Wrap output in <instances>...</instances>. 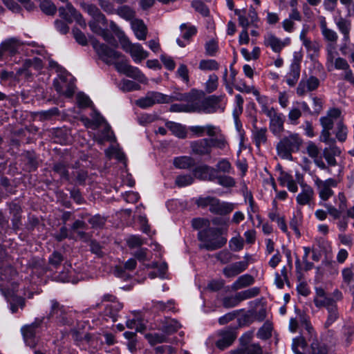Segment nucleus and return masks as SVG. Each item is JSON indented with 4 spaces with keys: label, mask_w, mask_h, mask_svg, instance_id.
I'll list each match as a JSON object with an SVG mask.
<instances>
[{
    "label": "nucleus",
    "mask_w": 354,
    "mask_h": 354,
    "mask_svg": "<svg viewBox=\"0 0 354 354\" xmlns=\"http://www.w3.org/2000/svg\"><path fill=\"white\" fill-rule=\"evenodd\" d=\"M98 3L104 12L109 15L115 14L116 8L113 3L110 0H99Z\"/></svg>",
    "instance_id": "62"
},
{
    "label": "nucleus",
    "mask_w": 354,
    "mask_h": 354,
    "mask_svg": "<svg viewBox=\"0 0 354 354\" xmlns=\"http://www.w3.org/2000/svg\"><path fill=\"white\" fill-rule=\"evenodd\" d=\"M180 327V324L175 319L165 317L158 326L165 333L171 334L176 332Z\"/></svg>",
    "instance_id": "36"
},
{
    "label": "nucleus",
    "mask_w": 354,
    "mask_h": 354,
    "mask_svg": "<svg viewBox=\"0 0 354 354\" xmlns=\"http://www.w3.org/2000/svg\"><path fill=\"white\" fill-rule=\"evenodd\" d=\"M197 203L201 207H209L212 213L218 215H226L232 212L235 208V204L230 202L221 201L214 197L200 198Z\"/></svg>",
    "instance_id": "8"
},
{
    "label": "nucleus",
    "mask_w": 354,
    "mask_h": 354,
    "mask_svg": "<svg viewBox=\"0 0 354 354\" xmlns=\"http://www.w3.org/2000/svg\"><path fill=\"white\" fill-rule=\"evenodd\" d=\"M278 181L282 187H286L289 192L295 193L298 190L297 182L292 176L286 171H281L278 177Z\"/></svg>",
    "instance_id": "27"
},
{
    "label": "nucleus",
    "mask_w": 354,
    "mask_h": 354,
    "mask_svg": "<svg viewBox=\"0 0 354 354\" xmlns=\"http://www.w3.org/2000/svg\"><path fill=\"white\" fill-rule=\"evenodd\" d=\"M41 10L46 15H54L57 10L56 6L50 0H44L40 3Z\"/></svg>",
    "instance_id": "63"
},
{
    "label": "nucleus",
    "mask_w": 354,
    "mask_h": 354,
    "mask_svg": "<svg viewBox=\"0 0 354 354\" xmlns=\"http://www.w3.org/2000/svg\"><path fill=\"white\" fill-rule=\"evenodd\" d=\"M81 6L91 17V19L105 20L106 17L95 5L84 3H82Z\"/></svg>",
    "instance_id": "38"
},
{
    "label": "nucleus",
    "mask_w": 354,
    "mask_h": 354,
    "mask_svg": "<svg viewBox=\"0 0 354 354\" xmlns=\"http://www.w3.org/2000/svg\"><path fill=\"white\" fill-rule=\"evenodd\" d=\"M229 245L232 251L238 252L243 249L244 245V240L240 236L237 235L232 237L229 241Z\"/></svg>",
    "instance_id": "57"
},
{
    "label": "nucleus",
    "mask_w": 354,
    "mask_h": 354,
    "mask_svg": "<svg viewBox=\"0 0 354 354\" xmlns=\"http://www.w3.org/2000/svg\"><path fill=\"white\" fill-rule=\"evenodd\" d=\"M218 86V77L212 73L208 76L207 81L204 84V88L207 93H211L216 91Z\"/></svg>",
    "instance_id": "46"
},
{
    "label": "nucleus",
    "mask_w": 354,
    "mask_h": 354,
    "mask_svg": "<svg viewBox=\"0 0 354 354\" xmlns=\"http://www.w3.org/2000/svg\"><path fill=\"white\" fill-rule=\"evenodd\" d=\"M181 37L184 41L180 39H177L176 42L180 47H185L189 43V39L196 33V28L195 26L183 24L180 26Z\"/></svg>",
    "instance_id": "29"
},
{
    "label": "nucleus",
    "mask_w": 354,
    "mask_h": 354,
    "mask_svg": "<svg viewBox=\"0 0 354 354\" xmlns=\"http://www.w3.org/2000/svg\"><path fill=\"white\" fill-rule=\"evenodd\" d=\"M254 279L250 274H243L239 277L232 285V288L234 290L241 289L246 286L253 284Z\"/></svg>",
    "instance_id": "41"
},
{
    "label": "nucleus",
    "mask_w": 354,
    "mask_h": 354,
    "mask_svg": "<svg viewBox=\"0 0 354 354\" xmlns=\"http://www.w3.org/2000/svg\"><path fill=\"white\" fill-rule=\"evenodd\" d=\"M232 354H263V351L259 344H252L232 351Z\"/></svg>",
    "instance_id": "42"
},
{
    "label": "nucleus",
    "mask_w": 354,
    "mask_h": 354,
    "mask_svg": "<svg viewBox=\"0 0 354 354\" xmlns=\"http://www.w3.org/2000/svg\"><path fill=\"white\" fill-rule=\"evenodd\" d=\"M42 320L35 319L30 325L24 326L21 328V333L25 343L30 347H34L37 342L36 335L39 333L41 328Z\"/></svg>",
    "instance_id": "14"
},
{
    "label": "nucleus",
    "mask_w": 354,
    "mask_h": 354,
    "mask_svg": "<svg viewBox=\"0 0 354 354\" xmlns=\"http://www.w3.org/2000/svg\"><path fill=\"white\" fill-rule=\"evenodd\" d=\"M16 271L10 266L0 268V290L10 303V310L16 313L19 308L24 305V300L20 297L15 298V292L16 283L13 281L16 277Z\"/></svg>",
    "instance_id": "1"
},
{
    "label": "nucleus",
    "mask_w": 354,
    "mask_h": 354,
    "mask_svg": "<svg viewBox=\"0 0 354 354\" xmlns=\"http://www.w3.org/2000/svg\"><path fill=\"white\" fill-rule=\"evenodd\" d=\"M319 84V81L315 77L311 76L306 80L302 79L297 88V93L299 96H303L308 91L315 90Z\"/></svg>",
    "instance_id": "24"
},
{
    "label": "nucleus",
    "mask_w": 354,
    "mask_h": 354,
    "mask_svg": "<svg viewBox=\"0 0 354 354\" xmlns=\"http://www.w3.org/2000/svg\"><path fill=\"white\" fill-rule=\"evenodd\" d=\"M272 330V324L269 322H266L257 332V337L261 339H267L271 336Z\"/></svg>",
    "instance_id": "52"
},
{
    "label": "nucleus",
    "mask_w": 354,
    "mask_h": 354,
    "mask_svg": "<svg viewBox=\"0 0 354 354\" xmlns=\"http://www.w3.org/2000/svg\"><path fill=\"white\" fill-rule=\"evenodd\" d=\"M301 221H302L301 212L300 211H298V212H297V213H295L293 215V217L290 222V227L295 231V232L297 235H300V232L299 230V225L301 224Z\"/></svg>",
    "instance_id": "61"
},
{
    "label": "nucleus",
    "mask_w": 354,
    "mask_h": 354,
    "mask_svg": "<svg viewBox=\"0 0 354 354\" xmlns=\"http://www.w3.org/2000/svg\"><path fill=\"white\" fill-rule=\"evenodd\" d=\"M254 95L256 97V100L258 102L259 104L261 106V112L267 115H270V113L275 111V109L270 106L272 103V100L268 98L267 96L261 95L260 93L258 91L254 92Z\"/></svg>",
    "instance_id": "32"
},
{
    "label": "nucleus",
    "mask_w": 354,
    "mask_h": 354,
    "mask_svg": "<svg viewBox=\"0 0 354 354\" xmlns=\"http://www.w3.org/2000/svg\"><path fill=\"white\" fill-rule=\"evenodd\" d=\"M131 28L135 36L139 40H145L147 37V29L143 21L134 19L131 21Z\"/></svg>",
    "instance_id": "33"
},
{
    "label": "nucleus",
    "mask_w": 354,
    "mask_h": 354,
    "mask_svg": "<svg viewBox=\"0 0 354 354\" xmlns=\"http://www.w3.org/2000/svg\"><path fill=\"white\" fill-rule=\"evenodd\" d=\"M219 64L215 59H202L198 64V68L203 71H214L219 68Z\"/></svg>",
    "instance_id": "44"
},
{
    "label": "nucleus",
    "mask_w": 354,
    "mask_h": 354,
    "mask_svg": "<svg viewBox=\"0 0 354 354\" xmlns=\"http://www.w3.org/2000/svg\"><path fill=\"white\" fill-rule=\"evenodd\" d=\"M106 25L107 20L106 17L105 20L91 19L88 21V26L93 33L101 36L107 43L112 44L115 41V39L112 34L109 32L108 29L104 28L106 27Z\"/></svg>",
    "instance_id": "17"
},
{
    "label": "nucleus",
    "mask_w": 354,
    "mask_h": 354,
    "mask_svg": "<svg viewBox=\"0 0 354 354\" xmlns=\"http://www.w3.org/2000/svg\"><path fill=\"white\" fill-rule=\"evenodd\" d=\"M248 266L247 261H238L225 268L223 273L227 277H233L245 270Z\"/></svg>",
    "instance_id": "31"
},
{
    "label": "nucleus",
    "mask_w": 354,
    "mask_h": 354,
    "mask_svg": "<svg viewBox=\"0 0 354 354\" xmlns=\"http://www.w3.org/2000/svg\"><path fill=\"white\" fill-rule=\"evenodd\" d=\"M270 118V129L275 136H280L283 129V115L282 113H279L276 111L270 113V115H267Z\"/></svg>",
    "instance_id": "22"
},
{
    "label": "nucleus",
    "mask_w": 354,
    "mask_h": 354,
    "mask_svg": "<svg viewBox=\"0 0 354 354\" xmlns=\"http://www.w3.org/2000/svg\"><path fill=\"white\" fill-rule=\"evenodd\" d=\"M55 89L59 95L71 97L75 93V78L64 70H60L53 81Z\"/></svg>",
    "instance_id": "7"
},
{
    "label": "nucleus",
    "mask_w": 354,
    "mask_h": 354,
    "mask_svg": "<svg viewBox=\"0 0 354 354\" xmlns=\"http://www.w3.org/2000/svg\"><path fill=\"white\" fill-rule=\"evenodd\" d=\"M290 44V39L286 37L281 39L272 32H268L264 35L263 44L266 47H269L274 53H279L286 46H289Z\"/></svg>",
    "instance_id": "18"
},
{
    "label": "nucleus",
    "mask_w": 354,
    "mask_h": 354,
    "mask_svg": "<svg viewBox=\"0 0 354 354\" xmlns=\"http://www.w3.org/2000/svg\"><path fill=\"white\" fill-rule=\"evenodd\" d=\"M333 20L339 31L344 35V39L347 41L351 28V20L342 17L340 15L334 16Z\"/></svg>",
    "instance_id": "28"
},
{
    "label": "nucleus",
    "mask_w": 354,
    "mask_h": 354,
    "mask_svg": "<svg viewBox=\"0 0 354 354\" xmlns=\"http://www.w3.org/2000/svg\"><path fill=\"white\" fill-rule=\"evenodd\" d=\"M136 266V261L134 259H129L124 265V268L121 266H116L114 270V274L124 280L126 281L130 277V274L129 271L133 270Z\"/></svg>",
    "instance_id": "30"
},
{
    "label": "nucleus",
    "mask_w": 354,
    "mask_h": 354,
    "mask_svg": "<svg viewBox=\"0 0 354 354\" xmlns=\"http://www.w3.org/2000/svg\"><path fill=\"white\" fill-rule=\"evenodd\" d=\"M266 129H255L253 131V138L257 147L261 144L265 143L266 141Z\"/></svg>",
    "instance_id": "60"
},
{
    "label": "nucleus",
    "mask_w": 354,
    "mask_h": 354,
    "mask_svg": "<svg viewBox=\"0 0 354 354\" xmlns=\"http://www.w3.org/2000/svg\"><path fill=\"white\" fill-rule=\"evenodd\" d=\"M120 89L124 92H130L133 91H138L140 89V86L133 81L124 79L121 81L119 85Z\"/></svg>",
    "instance_id": "50"
},
{
    "label": "nucleus",
    "mask_w": 354,
    "mask_h": 354,
    "mask_svg": "<svg viewBox=\"0 0 354 354\" xmlns=\"http://www.w3.org/2000/svg\"><path fill=\"white\" fill-rule=\"evenodd\" d=\"M192 137H215L216 136L223 135L221 128L212 124L205 125H193L188 127Z\"/></svg>",
    "instance_id": "15"
},
{
    "label": "nucleus",
    "mask_w": 354,
    "mask_h": 354,
    "mask_svg": "<svg viewBox=\"0 0 354 354\" xmlns=\"http://www.w3.org/2000/svg\"><path fill=\"white\" fill-rule=\"evenodd\" d=\"M303 140L299 134L290 133L284 136L277 145L278 155L286 160H292V153L298 151Z\"/></svg>",
    "instance_id": "6"
},
{
    "label": "nucleus",
    "mask_w": 354,
    "mask_h": 354,
    "mask_svg": "<svg viewBox=\"0 0 354 354\" xmlns=\"http://www.w3.org/2000/svg\"><path fill=\"white\" fill-rule=\"evenodd\" d=\"M127 328L130 329H135L136 332L142 333L145 328V324L138 317L128 319L126 322Z\"/></svg>",
    "instance_id": "54"
},
{
    "label": "nucleus",
    "mask_w": 354,
    "mask_h": 354,
    "mask_svg": "<svg viewBox=\"0 0 354 354\" xmlns=\"http://www.w3.org/2000/svg\"><path fill=\"white\" fill-rule=\"evenodd\" d=\"M64 270L61 272L57 276V280L62 282H71L75 283L79 279L73 277L74 271L71 270V265L66 263L64 266Z\"/></svg>",
    "instance_id": "40"
},
{
    "label": "nucleus",
    "mask_w": 354,
    "mask_h": 354,
    "mask_svg": "<svg viewBox=\"0 0 354 354\" xmlns=\"http://www.w3.org/2000/svg\"><path fill=\"white\" fill-rule=\"evenodd\" d=\"M91 45L98 58L106 64H112V63L119 59L121 57V53L115 50L114 48L110 47L96 39L91 41Z\"/></svg>",
    "instance_id": "10"
},
{
    "label": "nucleus",
    "mask_w": 354,
    "mask_h": 354,
    "mask_svg": "<svg viewBox=\"0 0 354 354\" xmlns=\"http://www.w3.org/2000/svg\"><path fill=\"white\" fill-rule=\"evenodd\" d=\"M50 313L53 317H55L57 319H58L59 317H62V319L59 321L63 324H66V321L65 320L66 315L64 314L62 308H61L59 304L55 301H51Z\"/></svg>",
    "instance_id": "49"
},
{
    "label": "nucleus",
    "mask_w": 354,
    "mask_h": 354,
    "mask_svg": "<svg viewBox=\"0 0 354 354\" xmlns=\"http://www.w3.org/2000/svg\"><path fill=\"white\" fill-rule=\"evenodd\" d=\"M43 64L41 59L34 57L32 59H26L24 64V66L17 71L19 76L24 75L26 78H28L32 75V71H39L42 68Z\"/></svg>",
    "instance_id": "20"
},
{
    "label": "nucleus",
    "mask_w": 354,
    "mask_h": 354,
    "mask_svg": "<svg viewBox=\"0 0 354 354\" xmlns=\"http://www.w3.org/2000/svg\"><path fill=\"white\" fill-rule=\"evenodd\" d=\"M319 190V194L322 200L328 199L333 194L331 188L337 186V182L333 178H328L326 180L317 179L315 181Z\"/></svg>",
    "instance_id": "21"
},
{
    "label": "nucleus",
    "mask_w": 354,
    "mask_h": 354,
    "mask_svg": "<svg viewBox=\"0 0 354 354\" xmlns=\"http://www.w3.org/2000/svg\"><path fill=\"white\" fill-rule=\"evenodd\" d=\"M320 19V29L324 38L330 42H336L338 38L337 32L327 27V23L325 17H321Z\"/></svg>",
    "instance_id": "34"
},
{
    "label": "nucleus",
    "mask_w": 354,
    "mask_h": 354,
    "mask_svg": "<svg viewBox=\"0 0 354 354\" xmlns=\"http://www.w3.org/2000/svg\"><path fill=\"white\" fill-rule=\"evenodd\" d=\"M223 227L221 228L210 227L198 232V237L202 244L201 248L207 250H214L223 246L226 242V238L223 236V233L227 231L228 225L223 221Z\"/></svg>",
    "instance_id": "2"
},
{
    "label": "nucleus",
    "mask_w": 354,
    "mask_h": 354,
    "mask_svg": "<svg viewBox=\"0 0 354 354\" xmlns=\"http://www.w3.org/2000/svg\"><path fill=\"white\" fill-rule=\"evenodd\" d=\"M301 192L296 197L297 203L300 205H309L314 196L313 188L306 185H301Z\"/></svg>",
    "instance_id": "26"
},
{
    "label": "nucleus",
    "mask_w": 354,
    "mask_h": 354,
    "mask_svg": "<svg viewBox=\"0 0 354 354\" xmlns=\"http://www.w3.org/2000/svg\"><path fill=\"white\" fill-rule=\"evenodd\" d=\"M135 256L147 268H158V263L155 261H152L151 263H146L153 259L152 254L147 249H140L136 252Z\"/></svg>",
    "instance_id": "35"
},
{
    "label": "nucleus",
    "mask_w": 354,
    "mask_h": 354,
    "mask_svg": "<svg viewBox=\"0 0 354 354\" xmlns=\"http://www.w3.org/2000/svg\"><path fill=\"white\" fill-rule=\"evenodd\" d=\"M190 147L193 153L198 155H209L214 147L225 152L230 150L228 142L224 134L193 141Z\"/></svg>",
    "instance_id": "3"
},
{
    "label": "nucleus",
    "mask_w": 354,
    "mask_h": 354,
    "mask_svg": "<svg viewBox=\"0 0 354 354\" xmlns=\"http://www.w3.org/2000/svg\"><path fill=\"white\" fill-rule=\"evenodd\" d=\"M105 153L109 158H115L119 160H123L124 158V155L118 146H111L105 151Z\"/></svg>",
    "instance_id": "58"
},
{
    "label": "nucleus",
    "mask_w": 354,
    "mask_h": 354,
    "mask_svg": "<svg viewBox=\"0 0 354 354\" xmlns=\"http://www.w3.org/2000/svg\"><path fill=\"white\" fill-rule=\"evenodd\" d=\"M64 3L65 6H61L58 9L59 17L68 24L75 21L82 28H86V22L81 13L68 0Z\"/></svg>",
    "instance_id": "12"
},
{
    "label": "nucleus",
    "mask_w": 354,
    "mask_h": 354,
    "mask_svg": "<svg viewBox=\"0 0 354 354\" xmlns=\"http://www.w3.org/2000/svg\"><path fill=\"white\" fill-rule=\"evenodd\" d=\"M20 41L16 38H9L3 41L0 44V61H6L8 56L12 55L17 51Z\"/></svg>",
    "instance_id": "19"
},
{
    "label": "nucleus",
    "mask_w": 354,
    "mask_h": 354,
    "mask_svg": "<svg viewBox=\"0 0 354 354\" xmlns=\"http://www.w3.org/2000/svg\"><path fill=\"white\" fill-rule=\"evenodd\" d=\"M145 337L151 345H155L168 341L165 334L158 333H147L145 335Z\"/></svg>",
    "instance_id": "48"
},
{
    "label": "nucleus",
    "mask_w": 354,
    "mask_h": 354,
    "mask_svg": "<svg viewBox=\"0 0 354 354\" xmlns=\"http://www.w3.org/2000/svg\"><path fill=\"white\" fill-rule=\"evenodd\" d=\"M115 14L127 21H132L135 16V11L130 6L124 5L119 6Z\"/></svg>",
    "instance_id": "43"
},
{
    "label": "nucleus",
    "mask_w": 354,
    "mask_h": 354,
    "mask_svg": "<svg viewBox=\"0 0 354 354\" xmlns=\"http://www.w3.org/2000/svg\"><path fill=\"white\" fill-rule=\"evenodd\" d=\"M300 76V65L297 62H294L290 65V71L286 75V82L289 86H294Z\"/></svg>",
    "instance_id": "37"
},
{
    "label": "nucleus",
    "mask_w": 354,
    "mask_h": 354,
    "mask_svg": "<svg viewBox=\"0 0 354 354\" xmlns=\"http://www.w3.org/2000/svg\"><path fill=\"white\" fill-rule=\"evenodd\" d=\"M169 127L172 133L177 137L183 138L186 136L185 127L180 124L171 122L169 124Z\"/></svg>",
    "instance_id": "59"
},
{
    "label": "nucleus",
    "mask_w": 354,
    "mask_h": 354,
    "mask_svg": "<svg viewBox=\"0 0 354 354\" xmlns=\"http://www.w3.org/2000/svg\"><path fill=\"white\" fill-rule=\"evenodd\" d=\"M153 308L156 310L174 311L175 306L173 300H169L167 303L160 301H153Z\"/></svg>",
    "instance_id": "47"
},
{
    "label": "nucleus",
    "mask_w": 354,
    "mask_h": 354,
    "mask_svg": "<svg viewBox=\"0 0 354 354\" xmlns=\"http://www.w3.org/2000/svg\"><path fill=\"white\" fill-rule=\"evenodd\" d=\"M92 120L86 118H82L85 127L87 128L96 129L100 125H104V131L96 139L100 143L104 140H111L114 138L113 132L111 131L110 127L105 122L104 118L95 110H93L91 113Z\"/></svg>",
    "instance_id": "9"
},
{
    "label": "nucleus",
    "mask_w": 354,
    "mask_h": 354,
    "mask_svg": "<svg viewBox=\"0 0 354 354\" xmlns=\"http://www.w3.org/2000/svg\"><path fill=\"white\" fill-rule=\"evenodd\" d=\"M215 171L213 168L207 166H202L196 169L194 175L202 180H214L215 178Z\"/></svg>",
    "instance_id": "39"
},
{
    "label": "nucleus",
    "mask_w": 354,
    "mask_h": 354,
    "mask_svg": "<svg viewBox=\"0 0 354 354\" xmlns=\"http://www.w3.org/2000/svg\"><path fill=\"white\" fill-rule=\"evenodd\" d=\"M192 93V100L191 101V106L189 111L194 112L213 113L216 111H223L225 107L221 104V102L223 98V95L216 96L211 95L205 99H199Z\"/></svg>",
    "instance_id": "4"
},
{
    "label": "nucleus",
    "mask_w": 354,
    "mask_h": 354,
    "mask_svg": "<svg viewBox=\"0 0 354 354\" xmlns=\"http://www.w3.org/2000/svg\"><path fill=\"white\" fill-rule=\"evenodd\" d=\"M217 180V183L226 188L233 187L236 185L235 180L229 176L221 175L218 176H215V178Z\"/></svg>",
    "instance_id": "53"
},
{
    "label": "nucleus",
    "mask_w": 354,
    "mask_h": 354,
    "mask_svg": "<svg viewBox=\"0 0 354 354\" xmlns=\"http://www.w3.org/2000/svg\"><path fill=\"white\" fill-rule=\"evenodd\" d=\"M103 301H111V304L109 306L110 308L114 309L113 312L110 313L111 317H114L116 313L123 308V305L116 300L115 296L111 294H106L103 296Z\"/></svg>",
    "instance_id": "45"
},
{
    "label": "nucleus",
    "mask_w": 354,
    "mask_h": 354,
    "mask_svg": "<svg viewBox=\"0 0 354 354\" xmlns=\"http://www.w3.org/2000/svg\"><path fill=\"white\" fill-rule=\"evenodd\" d=\"M120 44L123 50L131 55L136 63H140L149 55L148 53L144 50L140 44H132L128 37L123 42L122 41Z\"/></svg>",
    "instance_id": "16"
},
{
    "label": "nucleus",
    "mask_w": 354,
    "mask_h": 354,
    "mask_svg": "<svg viewBox=\"0 0 354 354\" xmlns=\"http://www.w3.org/2000/svg\"><path fill=\"white\" fill-rule=\"evenodd\" d=\"M112 64L115 66L118 73L133 78L140 83L147 82V79L144 74L137 67L129 65L122 54L120 59L115 60Z\"/></svg>",
    "instance_id": "11"
},
{
    "label": "nucleus",
    "mask_w": 354,
    "mask_h": 354,
    "mask_svg": "<svg viewBox=\"0 0 354 354\" xmlns=\"http://www.w3.org/2000/svg\"><path fill=\"white\" fill-rule=\"evenodd\" d=\"M236 335L232 330H222L217 334V339L214 342L218 348L224 349L231 345Z\"/></svg>",
    "instance_id": "25"
},
{
    "label": "nucleus",
    "mask_w": 354,
    "mask_h": 354,
    "mask_svg": "<svg viewBox=\"0 0 354 354\" xmlns=\"http://www.w3.org/2000/svg\"><path fill=\"white\" fill-rule=\"evenodd\" d=\"M72 32L75 41L82 46H86L88 44V39L86 35L77 28L72 30Z\"/></svg>",
    "instance_id": "64"
},
{
    "label": "nucleus",
    "mask_w": 354,
    "mask_h": 354,
    "mask_svg": "<svg viewBox=\"0 0 354 354\" xmlns=\"http://www.w3.org/2000/svg\"><path fill=\"white\" fill-rule=\"evenodd\" d=\"M259 292V290L257 287H254L248 290H245L244 291H241L240 292H238L236 294V296L238 297V299H239L240 302L248 299L252 298L255 296H257Z\"/></svg>",
    "instance_id": "55"
},
{
    "label": "nucleus",
    "mask_w": 354,
    "mask_h": 354,
    "mask_svg": "<svg viewBox=\"0 0 354 354\" xmlns=\"http://www.w3.org/2000/svg\"><path fill=\"white\" fill-rule=\"evenodd\" d=\"M326 64L330 71L335 69L343 71L344 79L354 85V75L348 62L344 59L337 57V53L332 46L328 48Z\"/></svg>",
    "instance_id": "5"
},
{
    "label": "nucleus",
    "mask_w": 354,
    "mask_h": 354,
    "mask_svg": "<svg viewBox=\"0 0 354 354\" xmlns=\"http://www.w3.org/2000/svg\"><path fill=\"white\" fill-rule=\"evenodd\" d=\"M186 100L188 101V104L186 105L182 104H173L171 106V111L174 112H194L193 111H189L188 109L191 106V101L192 100V93L187 94Z\"/></svg>",
    "instance_id": "56"
},
{
    "label": "nucleus",
    "mask_w": 354,
    "mask_h": 354,
    "mask_svg": "<svg viewBox=\"0 0 354 354\" xmlns=\"http://www.w3.org/2000/svg\"><path fill=\"white\" fill-rule=\"evenodd\" d=\"M335 299L328 297L322 288H315L314 304L317 308L325 307L327 308L335 304Z\"/></svg>",
    "instance_id": "23"
},
{
    "label": "nucleus",
    "mask_w": 354,
    "mask_h": 354,
    "mask_svg": "<svg viewBox=\"0 0 354 354\" xmlns=\"http://www.w3.org/2000/svg\"><path fill=\"white\" fill-rule=\"evenodd\" d=\"M171 97L156 91H149L147 95L136 100V104L142 109H146L155 104L169 103Z\"/></svg>",
    "instance_id": "13"
},
{
    "label": "nucleus",
    "mask_w": 354,
    "mask_h": 354,
    "mask_svg": "<svg viewBox=\"0 0 354 354\" xmlns=\"http://www.w3.org/2000/svg\"><path fill=\"white\" fill-rule=\"evenodd\" d=\"M193 164V160L189 156H180L174 158V165L178 169H187Z\"/></svg>",
    "instance_id": "51"
}]
</instances>
